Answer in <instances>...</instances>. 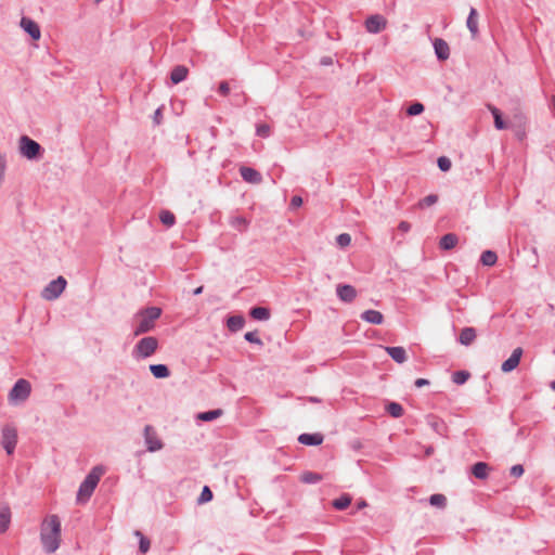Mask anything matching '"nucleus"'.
Segmentation results:
<instances>
[{
    "instance_id": "obj_1",
    "label": "nucleus",
    "mask_w": 555,
    "mask_h": 555,
    "mask_svg": "<svg viewBox=\"0 0 555 555\" xmlns=\"http://www.w3.org/2000/svg\"><path fill=\"white\" fill-rule=\"evenodd\" d=\"M61 520L57 515L46 517L41 524L40 541L48 554L56 552L61 543Z\"/></svg>"
},
{
    "instance_id": "obj_2",
    "label": "nucleus",
    "mask_w": 555,
    "mask_h": 555,
    "mask_svg": "<svg viewBox=\"0 0 555 555\" xmlns=\"http://www.w3.org/2000/svg\"><path fill=\"white\" fill-rule=\"evenodd\" d=\"M162 315V309L159 307H146L141 309L137 314L138 324L134 327L133 334L135 336L145 334L154 330L155 322Z\"/></svg>"
},
{
    "instance_id": "obj_3",
    "label": "nucleus",
    "mask_w": 555,
    "mask_h": 555,
    "mask_svg": "<svg viewBox=\"0 0 555 555\" xmlns=\"http://www.w3.org/2000/svg\"><path fill=\"white\" fill-rule=\"evenodd\" d=\"M104 474V468L102 466H94L89 474L86 476L83 481L80 483L78 492H77V502L85 503L92 495L95 490L101 476Z\"/></svg>"
},
{
    "instance_id": "obj_4",
    "label": "nucleus",
    "mask_w": 555,
    "mask_h": 555,
    "mask_svg": "<svg viewBox=\"0 0 555 555\" xmlns=\"http://www.w3.org/2000/svg\"><path fill=\"white\" fill-rule=\"evenodd\" d=\"M31 392V384L25 378H20L15 382L8 395L9 403L17 405L25 402Z\"/></svg>"
},
{
    "instance_id": "obj_5",
    "label": "nucleus",
    "mask_w": 555,
    "mask_h": 555,
    "mask_svg": "<svg viewBox=\"0 0 555 555\" xmlns=\"http://www.w3.org/2000/svg\"><path fill=\"white\" fill-rule=\"evenodd\" d=\"M158 348V340L154 336H146L141 338L132 350V356L135 359H145L155 353Z\"/></svg>"
},
{
    "instance_id": "obj_6",
    "label": "nucleus",
    "mask_w": 555,
    "mask_h": 555,
    "mask_svg": "<svg viewBox=\"0 0 555 555\" xmlns=\"http://www.w3.org/2000/svg\"><path fill=\"white\" fill-rule=\"evenodd\" d=\"M20 153L27 159L34 160L42 156L43 149L28 135H22L20 138Z\"/></svg>"
},
{
    "instance_id": "obj_7",
    "label": "nucleus",
    "mask_w": 555,
    "mask_h": 555,
    "mask_svg": "<svg viewBox=\"0 0 555 555\" xmlns=\"http://www.w3.org/2000/svg\"><path fill=\"white\" fill-rule=\"evenodd\" d=\"M67 281L64 276L60 275L52 280L41 292V297L46 300H55L64 292Z\"/></svg>"
},
{
    "instance_id": "obj_8",
    "label": "nucleus",
    "mask_w": 555,
    "mask_h": 555,
    "mask_svg": "<svg viewBox=\"0 0 555 555\" xmlns=\"http://www.w3.org/2000/svg\"><path fill=\"white\" fill-rule=\"evenodd\" d=\"M1 444L8 455L14 453L17 444V430L13 425L7 424L2 428Z\"/></svg>"
},
{
    "instance_id": "obj_9",
    "label": "nucleus",
    "mask_w": 555,
    "mask_h": 555,
    "mask_svg": "<svg viewBox=\"0 0 555 555\" xmlns=\"http://www.w3.org/2000/svg\"><path fill=\"white\" fill-rule=\"evenodd\" d=\"M143 436L149 452H156L163 449L164 444L152 425H145Z\"/></svg>"
},
{
    "instance_id": "obj_10",
    "label": "nucleus",
    "mask_w": 555,
    "mask_h": 555,
    "mask_svg": "<svg viewBox=\"0 0 555 555\" xmlns=\"http://www.w3.org/2000/svg\"><path fill=\"white\" fill-rule=\"evenodd\" d=\"M387 21L379 14L371 15L365 21V28L371 34H378L386 28Z\"/></svg>"
},
{
    "instance_id": "obj_11",
    "label": "nucleus",
    "mask_w": 555,
    "mask_h": 555,
    "mask_svg": "<svg viewBox=\"0 0 555 555\" xmlns=\"http://www.w3.org/2000/svg\"><path fill=\"white\" fill-rule=\"evenodd\" d=\"M21 27L25 33L29 35L33 40H39L41 37V31L39 25L31 18L23 16L21 18Z\"/></svg>"
},
{
    "instance_id": "obj_12",
    "label": "nucleus",
    "mask_w": 555,
    "mask_h": 555,
    "mask_svg": "<svg viewBox=\"0 0 555 555\" xmlns=\"http://www.w3.org/2000/svg\"><path fill=\"white\" fill-rule=\"evenodd\" d=\"M521 356H522V349L520 347L515 348L513 350L511 357L502 363L501 370L504 373H509L513 370H515L519 365Z\"/></svg>"
},
{
    "instance_id": "obj_13",
    "label": "nucleus",
    "mask_w": 555,
    "mask_h": 555,
    "mask_svg": "<svg viewBox=\"0 0 555 555\" xmlns=\"http://www.w3.org/2000/svg\"><path fill=\"white\" fill-rule=\"evenodd\" d=\"M338 298L344 302H352L357 297V289L349 284H339L336 288Z\"/></svg>"
},
{
    "instance_id": "obj_14",
    "label": "nucleus",
    "mask_w": 555,
    "mask_h": 555,
    "mask_svg": "<svg viewBox=\"0 0 555 555\" xmlns=\"http://www.w3.org/2000/svg\"><path fill=\"white\" fill-rule=\"evenodd\" d=\"M435 54L438 61L443 62L447 61L450 56V47L448 42L442 38H436L433 42Z\"/></svg>"
},
{
    "instance_id": "obj_15",
    "label": "nucleus",
    "mask_w": 555,
    "mask_h": 555,
    "mask_svg": "<svg viewBox=\"0 0 555 555\" xmlns=\"http://www.w3.org/2000/svg\"><path fill=\"white\" fill-rule=\"evenodd\" d=\"M240 175L248 183L259 184L262 181L261 173L251 167L242 166Z\"/></svg>"
},
{
    "instance_id": "obj_16",
    "label": "nucleus",
    "mask_w": 555,
    "mask_h": 555,
    "mask_svg": "<svg viewBox=\"0 0 555 555\" xmlns=\"http://www.w3.org/2000/svg\"><path fill=\"white\" fill-rule=\"evenodd\" d=\"M323 440H324V436L320 433H313V434L305 433V434L299 435V437H298V441L301 444L311 446V447L320 446L323 442Z\"/></svg>"
},
{
    "instance_id": "obj_17",
    "label": "nucleus",
    "mask_w": 555,
    "mask_h": 555,
    "mask_svg": "<svg viewBox=\"0 0 555 555\" xmlns=\"http://www.w3.org/2000/svg\"><path fill=\"white\" fill-rule=\"evenodd\" d=\"M466 26L472 35V38L476 39L478 37L479 29H478V12L475 8H470V11H469V14H468V17L466 21Z\"/></svg>"
},
{
    "instance_id": "obj_18",
    "label": "nucleus",
    "mask_w": 555,
    "mask_h": 555,
    "mask_svg": "<svg viewBox=\"0 0 555 555\" xmlns=\"http://www.w3.org/2000/svg\"><path fill=\"white\" fill-rule=\"evenodd\" d=\"M477 337V332L474 327L467 326L461 330L457 341L463 346H470Z\"/></svg>"
},
{
    "instance_id": "obj_19",
    "label": "nucleus",
    "mask_w": 555,
    "mask_h": 555,
    "mask_svg": "<svg viewBox=\"0 0 555 555\" xmlns=\"http://www.w3.org/2000/svg\"><path fill=\"white\" fill-rule=\"evenodd\" d=\"M189 68L184 65H177L170 72V80L173 85H178L186 79Z\"/></svg>"
},
{
    "instance_id": "obj_20",
    "label": "nucleus",
    "mask_w": 555,
    "mask_h": 555,
    "mask_svg": "<svg viewBox=\"0 0 555 555\" xmlns=\"http://www.w3.org/2000/svg\"><path fill=\"white\" fill-rule=\"evenodd\" d=\"M360 318L367 322V323H371V324H382L384 322V315L382 312L377 311V310H365L364 312L361 313Z\"/></svg>"
},
{
    "instance_id": "obj_21",
    "label": "nucleus",
    "mask_w": 555,
    "mask_h": 555,
    "mask_svg": "<svg viewBox=\"0 0 555 555\" xmlns=\"http://www.w3.org/2000/svg\"><path fill=\"white\" fill-rule=\"evenodd\" d=\"M489 470L490 466L486 462H477L470 468L472 474L480 480L488 478Z\"/></svg>"
},
{
    "instance_id": "obj_22",
    "label": "nucleus",
    "mask_w": 555,
    "mask_h": 555,
    "mask_svg": "<svg viewBox=\"0 0 555 555\" xmlns=\"http://www.w3.org/2000/svg\"><path fill=\"white\" fill-rule=\"evenodd\" d=\"M385 350L397 363H403L406 360V351L403 347H385Z\"/></svg>"
},
{
    "instance_id": "obj_23",
    "label": "nucleus",
    "mask_w": 555,
    "mask_h": 555,
    "mask_svg": "<svg viewBox=\"0 0 555 555\" xmlns=\"http://www.w3.org/2000/svg\"><path fill=\"white\" fill-rule=\"evenodd\" d=\"M459 242V237L454 233H447L443 236H441L439 241V247L442 250H450L456 246Z\"/></svg>"
},
{
    "instance_id": "obj_24",
    "label": "nucleus",
    "mask_w": 555,
    "mask_h": 555,
    "mask_svg": "<svg viewBox=\"0 0 555 555\" xmlns=\"http://www.w3.org/2000/svg\"><path fill=\"white\" fill-rule=\"evenodd\" d=\"M249 315L257 321H267L270 319V310L266 307L256 306L249 310Z\"/></svg>"
},
{
    "instance_id": "obj_25",
    "label": "nucleus",
    "mask_w": 555,
    "mask_h": 555,
    "mask_svg": "<svg viewBox=\"0 0 555 555\" xmlns=\"http://www.w3.org/2000/svg\"><path fill=\"white\" fill-rule=\"evenodd\" d=\"M245 324V319L243 315H231L227 320V326L230 332H238L243 328Z\"/></svg>"
},
{
    "instance_id": "obj_26",
    "label": "nucleus",
    "mask_w": 555,
    "mask_h": 555,
    "mask_svg": "<svg viewBox=\"0 0 555 555\" xmlns=\"http://www.w3.org/2000/svg\"><path fill=\"white\" fill-rule=\"evenodd\" d=\"M150 371L155 378H167L170 376V370L166 364H151Z\"/></svg>"
},
{
    "instance_id": "obj_27",
    "label": "nucleus",
    "mask_w": 555,
    "mask_h": 555,
    "mask_svg": "<svg viewBox=\"0 0 555 555\" xmlns=\"http://www.w3.org/2000/svg\"><path fill=\"white\" fill-rule=\"evenodd\" d=\"M299 479L301 482H304L306 485H314V483L322 481L323 476L319 473L307 470L300 475Z\"/></svg>"
},
{
    "instance_id": "obj_28",
    "label": "nucleus",
    "mask_w": 555,
    "mask_h": 555,
    "mask_svg": "<svg viewBox=\"0 0 555 555\" xmlns=\"http://www.w3.org/2000/svg\"><path fill=\"white\" fill-rule=\"evenodd\" d=\"M222 414H223V410H221V409L209 410V411L198 413L197 420L203 421V422H211V421L220 417Z\"/></svg>"
},
{
    "instance_id": "obj_29",
    "label": "nucleus",
    "mask_w": 555,
    "mask_h": 555,
    "mask_svg": "<svg viewBox=\"0 0 555 555\" xmlns=\"http://www.w3.org/2000/svg\"><path fill=\"white\" fill-rule=\"evenodd\" d=\"M11 522V512L9 507H3L0 509V532L4 533L10 526Z\"/></svg>"
},
{
    "instance_id": "obj_30",
    "label": "nucleus",
    "mask_w": 555,
    "mask_h": 555,
    "mask_svg": "<svg viewBox=\"0 0 555 555\" xmlns=\"http://www.w3.org/2000/svg\"><path fill=\"white\" fill-rule=\"evenodd\" d=\"M351 504V496L347 493L340 495L332 502V505L337 511H344Z\"/></svg>"
},
{
    "instance_id": "obj_31",
    "label": "nucleus",
    "mask_w": 555,
    "mask_h": 555,
    "mask_svg": "<svg viewBox=\"0 0 555 555\" xmlns=\"http://www.w3.org/2000/svg\"><path fill=\"white\" fill-rule=\"evenodd\" d=\"M386 411L389 415H391L395 418H399L403 415V406L398 402H389L386 405Z\"/></svg>"
},
{
    "instance_id": "obj_32",
    "label": "nucleus",
    "mask_w": 555,
    "mask_h": 555,
    "mask_svg": "<svg viewBox=\"0 0 555 555\" xmlns=\"http://www.w3.org/2000/svg\"><path fill=\"white\" fill-rule=\"evenodd\" d=\"M496 260H498V256L492 250H485V251H482V254L480 256V262L487 267H491V266L495 264Z\"/></svg>"
},
{
    "instance_id": "obj_33",
    "label": "nucleus",
    "mask_w": 555,
    "mask_h": 555,
    "mask_svg": "<svg viewBox=\"0 0 555 555\" xmlns=\"http://www.w3.org/2000/svg\"><path fill=\"white\" fill-rule=\"evenodd\" d=\"M470 377V373L465 370L456 371L452 374V382L456 385L465 384Z\"/></svg>"
},
{
    "instance_id": "obj_34",
    "label": "nucleus",
    "mask_w": 555,
    "mask_h": 555,
    "mask_svg": "<svg viewBox=\"0 0 555 555\" xmlns=\"http://www.w3.org/2000/svg\"><path fill=\"white\" fill-rule=\"evenodd\" d=\"M159 220L164 225L168 228L172 227L176 223V217L169 210H162L159 214Z\"/></svg>"
},
{
    "instance_id": "obj_35",
    "label": "nucleus",
    "mask_w": 555,
    "mask_h": 555,
    "mask_svg": "<svg viewBox=\"0 0 555 555\" xmlns=\"http://www.w3.org/2000/svg\"><path fill=\"white\" fill-rule=\"evenodd\" d=\"M231 225L237 231L244 232L248 227V222L244 217L236 216L231 220Z\"/></svg>"
},
{
    "instance_id": "obj_36",
    "label": "nucleus",
    "mask_w": 555,
    "mask_h": 555,
    "mask_svg": "<svg viewBox=\"0 0 555 555\" xmlns=\"http://www.w3.org/2000/svg\"><path fill=\"white\" fill-rule=\"evenodd\" d=\"M429 503L433 506L443 508L447 505V498L443 494L436 493V494L430 495Z\"/></svg>"
},
{
    "instance_id": "obj_37",
    "label": "nucleus",
    "mask_w": 555,
    "mask_h": 555,
    "mask_svg": "<svg viewBox=\"0 0 555 555\" xmlns=\"http://www.w3.org/2000/svg\"><path fill=\"white\" fill-rule=\"evenodd\" d=\"M214 498L212 491L208 486H204L201 495L197 499L198 504L210 502Z\"/></svg>"
},
{
    "instance_id": "obj_38",
    "label": "nucleus",
    "mask_w": 555,
    "mask_h": 555,
    "mask_svg": "<svg viewBox=\"0 0 555 555\" xmlns=\"http://www.w3.org/2000/svg\"><path fill=\"white\" fill-rule=\"evenodd\" d=\"M135 535H138L140 538V541H139L140 552L143 554L146 553L150 550L151 541L145 535H143L139 530L135 531Z\"/></svg>"
},
{
    "instance_id": "obj_39",
    "label": "nucleus",
    "mask_w": 555,
    "mask_h": 555,
    "mask_svg": "<svg viewBox=\"0 0 555 555\" xmlns=\"http://www.w3.org/2000/svg\"><path fill=\"white\" fill-rule=\"evenodd\" d=\"M425 107L421 102H414L406 108L409 116H416L424 112Z\"/></svg>"
},
{
    "instance_id": "obj_40",
    "label": "nucleus",
    "mask_w": 555,
    "mask_h": 555,
    "mask_svg": "<svg viewBox=\"0 0 555 555\" xmlns=\"http://www.w3.org/2000/svg\"><path fill=\"white\" fill-rule=\"evenodd\" d=\"M437 202H438V195L429 194L418 202V207H421V208L429 207V206L436 204Z\"/></svg>"
},
{
    "instance_id": "obj_41",
    "label": "nucleus",
    "mask_w": 555,
    "mask_h": 555,
    "mask_svg": "<svg viewBox=\"0 0 555 555\" xmlns=\"http://www.w3.org/2000/svg\"><path fill=\"white\" fill-rule=\"evenodd\" d=\"M437 165H438V168L443 171V172H447L450 170L451 166H452V163L450 160L449 157L447 156H440L438 157L437 159Z\"/></svg>"
},
{
    "instance_id": "obj_42",
    "label": "nucleus",
    "mask_w": 555,
    "mask_h": 555,
    "mask_svg": "<svg viewBox=\"0 0 555 555\" xmlns=\"http://www.w3.org/2000/svg\"><path fill=\"white\" fill-rule=\"evenodd\" d=\"M256 134L260 138H268L270 135V126L268 124H258L256 126Z\"/></svg>"
},
{
    "instance_id": "obj_43",
    "label": "nucleus",
    "mask_w": 555,
    "mask_h": 555,
    "mask_svg": "<svg viewBox=\"0 0 555 555\" xmlns=\"http://www.w3.org/2000/svg\"><path fill=\"white\" fill-rule=\"evenodd\" d=\"M336 242L340 247H347L351 243V237L348 233H341L336 237Z\"/></svg>"
},
{
    "instance_id": "obj_44",
    "label": "nucleus",
    "mask_w": 555,
    "mask_h": 555,
    "mask_svg": "<svg viewBox=\"0 0 555 555\" xmlns=\"http://www.w3.org/2000/svg\"><path fill=\"white\" fill-rule=\"evenodd\" d=\"M244 338L248 343L256 344V345H262V340L259 338L258 333L256 331L255 332H247L244 335Z\"/></svg>"
},
{
    "instance_id": "obj_45",
    "label": "nucleus",
    "mask_w": 555,
    "mask_h": 555,
    "mask_svg": "<svg viewBox=\"0 0 555 555\" xmlns=\"http://www.w3.org/2000/svg\"><path fill=\"white\" fill-rule=\"evenodd\" d=\"M429 425L437 434H441L442 429L444 428L443 422L441 420H438L437 417H433L429 421Z\"/></svg>"
},
{
    "instance_id": "obj_46",
    "label": "nucleus",
    "mask_w": 555,
    "mask_h": 555,
    "mask_svg": "<svg viewBox=\"0 0 555 555\" xmlns=\"http://www.w3.org/2000/svg\"><path fill=\"white\" fill-rule=\"evenodd\" d=\"M524 472H525L524 466L520 464H516L511 467V476H513L515 478H519L520 476H522Z\"/></svg>"
},
{
    "instance_id": "obj_47",
    "label": "nucleus",
    "mask_w": 555,
    "mask_h": 555,
    "mask_svg": "<svg viewBox=\"0 0 555 555\" xmlns=\"http://www.w3.org/2000/svg\"><path fill=\"white\" fill-rule=\"evenodd\" d=\"M494 119V127L498 130H503L507 128V124L503 120L502 113L498 115Z\"/></svg>"
},
{
    "instance_id": "obj_48",
    "label": "nucleus",
    "mask_w": 555,
    "mask_h": 555,
    "mask_svg": "<svg viewBox=\"0 0 555 555\" xmlns=\"http://www.w3.org/2000/svg\"><path fill=\"white\" fill-rule=\"evenodd\" d=\"M218 92L223 95V96H227L230 92V86H229V82L228 81H221L219 83V88H218Z\"/></svg>"
},
{
    "instance_id": "obj_49",
    "label": "nucleus",
    "mask_w": 555,
    "mask_h": 555,
    "mask_svg": "<svg viewBox=\"0 0 555 555\" xmlns=\"http://www.w3.org/2000/svg\"><path fill=\"white\" fill-rule=\"evenodd\" d=\"M162 120H163V112H162V108L159 107L154 112L153 121L155 125H160Z\"/></svg>"
},
{
    "instance_id": "obj_50",
    "label": "nucleus",
    "mask_w": 555,
    "mask_h": 555,
    "mask_svg": "<svg viewBox=\"0 0 555 555\" xmlns=\"http://www.w3.org/2000/svg\"><path fill=\"white\" fill-rule=\"evenodd\" d=\"M302 204V198L298 195H295L292 197L291 199V206L296 208V207H300Z\"/></svg>"
},
{
    "instance_id": "obj_51",
    "label": "nucleus",
    "mask_w": 555,
    "mask_h": 555,
    "mask_svg": "<svg viewBox=\"0 0 555 555\" xmlns=\"http://www.w3.org/2000/svg\"><path fill=\"white\" fill-rule=\"evenodd\" d=\"M398 229L402 232H408L411 229V224L408 221H401Z\"/></svg>"
},
{
    "instance_id": "obj_52",
    "label": "nucleus",
    "mask_w": 555,
    "mask_h": 555,
    "mask_svg": "<svg viewBox=\"0 0 555 555\" xmlns=\"http://www.w3.org/2000/svg\"><path fill=\"white\" fill-rule=\"evenodd\" d=\"M414 384L417 388H421V387L429 385V380L426 378H417Z\"/></svg>"
},
{
    "instance_id": "obj_53",
    "label": "nucleus",
    "mask_w": 555,
    "mask_h": 555,
    "mask_svg": "<svg viewBox=\"0 0 555 555\" xmlns=\"http://www.w3.org/2000/svg\"><path fill=\"white\" fill-rule=\"evenodd\" d=\"M320 64L323 65V66L331 65V64H333V59L331 56H323L320 60Z\"/></svg>"
},
{
    "instance_id": "obj_54",
    "label": "nucleus",
    "mask_w": 555,
    "mask_h": 555,
    "mask_svg": "<svg viewBox=\"0 0 555 555\" xmlns=\"http://www.w3.org/2000/svg\"><path fill=\"white\" fill-rule=\"evenodd\" d=\"M488 108L491 112L493 118H495L498 115L501 114V111L498 107L493 106V105H488Z\"/></svg>"
},
{
    "instance_id": "obj_55",
    "label": "nucleus",
    "mask_w": 555,
    "mask_h": 555,
    "mask_svg": "<svg viewBox=\"0 0 555 555\" xmlns=\"http://www.w3.org/2000/svg\"><path fill=\"white\" fill-rule=\"evenodd\" d=\"M366 505H367L366 502L364 500H362V501L358 502L357 508L361 509V508L365 507Z\"/></svg>"
},
{
    "instance_id": "obj_56",
    "label": "nucleus",
    "mask_w": 555,
    "mask_h": 555,
    "mask_svg": "<svg viewBox=\"0 0 555 555\" xmlns=\"http://www.w3.org/2000/svg\"><path fill=\"white\" fill-rule=\"evenodd\" d=\"M202 292H203V286H198V287H196V288L193 291V295H195V296H196V295H199V294H202Z\"/></svg>"
},
{
    "instance_id": "obj_57",
    "label": "nucleus",
    "mask_w": 555,
    "mask_h": 555,
    "mask_svg": "<svg viewBox=\"0 0 555 555\" xmlns=\"http://www.w3.org/2000/svg\"><path fill=\"white\" fill-rule=\"evenodd\" d=\"M309 401H310V402H320V399H319V398H317V397H310V398H309Z\"/></svg>"
},
{
    "instance_id": "obj_58",
    "label": "nucleus",
    "mask_w": 555,
    "mask_h": 555,
    "mask_svg": "<svg viewBox=\"0 0 555 555\" xmlns=\"http://www.w3.org/2000/svg\"><path fill=\"white\" fill-rule=\"evenodd\" d=\"M360 446H361V444H360V442H359V441H357V442H354V443H353V446H352V447H353L354 449H358V448H360Z\"/></svg>"
},
{
    "instance_id": "obj_59",
    "label": "nucleus",
    "mask_w": 555,
    "mask_h": 555,
    "mask_svg": "<svg viewBox=\"0 0 555 555\" xmlns=\"http://www.w3.org/2000/svg\"><path fill=\"white\" fill-rule=\"evenodd\" d=\"M431 453H433V448H428V449L426 450V454H427V455H430Z\"/></svg>"
},
{
    "instance_id": "obj_60",
    "label": "nucleus",
    "mask_w": 555,
    "mask_h": 555,
    "mask_svg": "<svg viewBox=\"0 0 555 555\" xmlns=\"http://www.w3.org/2000/svg\"><path fill=\"white\" fill-rule=\"evenodd\" d=\"M551 388L555 391V379L551 383Z\"/></svg>"
}]
</instances>
